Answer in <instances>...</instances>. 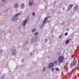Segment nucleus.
I'll return each instance as SVG.
<instances>
[{
  "label": "nucleus",
  "instance_id": "nucleus-1",
  "mask_svg": "<svg viewBox=\"0 0 79 79\" xmlns=\"http://www.w3.org/2000/svg\"><path fill=\"white\" fill-rule=\"evenodd\" d=\"M77 64V61L76 60H74L72 62V63L70 64V68H72L73 67L76 66Z\"/></svg>",
  "mask_w": 79,
  "mask_h": 79
},
{
  "label": "nucleus",
  "instance_id": "nucleus-2",
  "mask_svg": "<svg viewBox=\"0 0 79 79\" xmlns=\"http://www.w3.org/2000/svg\"><path fill=\"white\" fill-rule=\"evenodd\" d=\"M64 60V57L59 56L58 58V61L59 63H61L63 62Z\"/></svg>",
  "mask_w": 79,
  "mask_h": 79
},
{
  "label": "nucleus",
  "instance_id": "nucleus-3",
  "mask_svg": "<svg viewBox=\"0 0 79 79\" xmlns=\"http://www.w3.org/2000/svg\"><path fill=\"white\" fill-rule=\"evenodd\" d=\"M17 53V51L16 50V49L15 48H13L12 50V55L13 56H15L16 55Z\"/></svg>",
  "mask_w": 79,
  "mask_h": 79
},
{
  "label": "nucleus",
  "instance_id": "nucleus-4",
  "mask_svg": "<svg viewBox=\"0 0 79 79\" xmlns=\"http://www.w3.org/2000/svg\"><path fill=\"white\" fill-rule=\"evenodd\" d=\"M73 6V4H71L69 5L68 8V11H69L71 9H72V7Z\"/></svg>",
  "mask_w": 79,
  "mask_h": 79
},
{
  "label": "nucleus",
  "instance_id": "nucleus-5",
  "mask_svg": "<svg viewBox=\"0 0 79 79\" xmlns=\"http://www.w3.org/2000/svg\"><path fill=\"white\" fill-rule=\"evenodd\" d=\"M37 36H35L34 37L31 39V41L32 42L33 41H35L36 40H37Z\"/></svg>",
  "mask_w": 79,
  "mask_h": 79
},
{
  "label": "nucleus",
  "instance_id": "nucleus-6",
  "mask_svg": "<svg viewBox=\"0 0 79 79\" xmlns=\"http://www.w3.org/2000/svg\"><path fill=\"white\" fill-rule=\"evenodd\" d=\"M53 66H54L53 64L51 63L49 65L48 68L49 69H51V68H52Z\"/></svg>",
  "mask_w": 79,
  "mask_h": 79
},
{
  "label": "nucleus",
  "instance_id": "nucleus-7",
  "mask_svg": "<svg viewBox=\"0 0 79 79\" xmlns=\"http://www.w3.org/2000/svg\"><path fill=\"white\" fill-rule=\"evenodd\" d=\"M27 23V18L26 19H25L23 22V26H25V25H26V24Z\"/></svg>",
  "mask_w": 79,
  "mask_h": 79
},
{
  "label": "nucleus",
  "instance_id": "nucleus-8",
  "mask_svg": "<svg viewBox=\"0 0 79 79\" xmlns=\"http://www.w3.org/2000/svg\"><path fill=\"white\" fill-rule=\"evenodd\" d=\"M77 8H78V6L77 5L75 6L74 9V11H76V10L77 9Z\"/></svg>",
  "mask_w": 79,
  "mask_h": 79
},
{
  "label": "nucleus",
  "instance_id": "nucleus-9",
  "mask_svg": "<svg viewBox=\"0 0 79 79\" xmlns=\"http://www.w3.org/2000/svg\"><path fill=\"white\" fill-rule=\"evenodd\" d=\"M18 6H19L18 3H16L15 4V8H18Z\"/></svg>",
  "mask_w": 79,
  "mask_h": 79
},
{
  "label": "nucleus",
  "instance_id": "nucleus-10",
  "mask_svg": "<svg viewBox=\"0 0 79 79\" xmlns=\"http://www.w3.org/2000/svg\"><path fill=\"white\" fill-rule=\"evenodd\" d=\"M39 35V32L37 31H36L34 34V35L35 36H36V35Z\"/></svg>",
  "mask_w": 79,
  "mask_h": 79
},
{
  "label": "nucleus",
  "instance_id": "nucleus-11",
  "mask_svg": "<svg viewBox=\"0 0 79 79\" xmlns=\"http://www.w3.org/2000/svg\"><path fill=\"white\" fill-rule=\"evenodd\" d=\"M36 30H37V29L35 28L31 30V32H34L35 31H36Z\"/></svg>",
  "mask_w": 79,
  "mask_h": 79
},
{
  "label": "nucleus",
  "instance_id": "nucleus-12",
  "mask_svg": "<svg viewBox=\"0 0 79 79\" xmlns=\"http://www.w3.org/2000/svg\"><path fill=\"white\" fill-rule=\"evenodd\" d=\"M47 17H46L45 18L44 21H43V23H45L47 21Z\"/></svg>",
  "mask_w": 79,
  "mask_h": 79
},
{
  "label": "nucleus",
  "instance_id": "nucleus-13",
  "mask_svg": "<svg viewBox=\"0 0 79 79\" xmlns=\"http://www.w3.org/2000/svg\"><path fill=\"white\" fill-rule=\"evenodd\" d=\"M16 19H17V17H15L12 19V20L13 21H16Z\"/></svg>",
  "mask_w": 79,
  "mask_h": 79
},
{
  "label": "nucleus",
  "instance_id": "nucleus-14",
  "mask_svg": "<svg viewBox=\"0 0 79 79\" xmlns=\"http://www.w3.org/2000/svg\"><path fill=\"white\" fill-rule=\"evenodd\" d=\"M69 40H67L66 41L65 44H68V43H69Z\"/></svg>",
  "mask_w": 79,
  "mask_h": 79
},
{
  "label": "nucleus",
  "instance_id": "nucleus-15",
  "mask_svg": "<svg viewBox=\"0 0 79 79\" xmlns=\"http://www.w3.org/2000/svg\"><path fill=\"white\" fill-rule=\"evenodd\" d=\"M57 63H58V61H57V60H56L55 61L54 64H57Z\"/></svg>",
  "mask_w": 79,
  "mask_h": 79
},
{
  "label": "nucleus",
  "instance_id": "nucleus-16",
  "mask_svg": "<svg viewBox=\"0 0 79 79\" xmlns=\"http://www.w3.org/2000/svg\"><path fill=\"white\" fill-rule=\"evenodd\" d=\"M34 2V1L32 0H30L29 1V3H33Z\"/></svg>",
  "mask_w": 79,
  "mask_h": 79
},
{
  "label": "nucleus",
  "instance_id": "nucleus-17",
  "mask_svg": "<svg viewBox=\"0 0 79 79\" xmlns=\"http://www.w3.org/2000/svg\"><path fill=\"white\" fill-rule=\"evenodd\" d=\"M21 6L23 8H24V3L22 4Z\"/></svg>",
  "mask_w": 79,
  "mask_h": 79
},
{
  "label": "nucleus",
  "instance_id": "nucleus-18",
  "mask_svg": "<svg viewBox=\"0 0 79 79\" xmlns=\"http://www.w3.org/2000/svg\"><path fill=\"white\" fill-rule=\"evenodd\" d=\"M45 69H46V67H45L43 69V71H45Z\"/></svg>",
  "mask_w": 79,
  "mask_h": 79
},
{
  "label": "nucleus",
  "instance_id": "nucleus-19",
  "mask_svg": "<svg viewBox=\"0 0 79 79\" xmlns=\"http://www.w3.org/2000/svg\"><path fill=\"white\" fill-rule=\"evenodd\" d=\"M67 35H68V32H66L65 34H64V35L65 36H66Z\"/></svg>",
  "mask_w": 79,
  "mask_h": 79
},
{
  "label": "nucleus",
  "instance_id": "nucleus-20",
  "mask_svg": "<svg viewBox=\"0 0 79 79\" xmlns=\"http://www.w3.org/2000/svg\"><path fill=\"white\" fill-rule=\"evenodd\" d=\"M61 37H62V35H60L59 36V38H60H60H61Z\"/></svg>",
  "mask_w": 79,
  "mask_h": 79
},
{
  "label": "nucleus",
  "instance_id": "nucleus-21",
  "mask_svg": "<svg viewBox=\"0 0 79 79\" xmlns=\"http://www.w3.org/2000/svg\"><path fill=\"white\" fill-rule=\"evenodd\" d=\"M56 71H58V70H59L58 68H56Z\"/></svg>",
  "mask_w": 79,
  "mask_h": 79
},
{
  "label": "nucleus",
  "instance_id": "nucleus-22",
  "mask_svg": "<svg viewBox=\"0 0 79 79\" xmlns=\"http://www.w3.org/2000/svg\"><path fill=\"white\" fill-rule=\"evenodd\" d=\"M33 15L34 16L35 15V13L34 12L33 13Z\"/></svg>",
  "mask_w": 79,
  "mask_h": 79
},
{
  "label": "nucleus",
  "instance_id": "nucleus-23",
  "mask_svg": "<svg viewBox=\"0 0 79 79\" xmlns=\"http://www.w3.org/2000/svg\"><path fill=\"white\" fill-rule=\"evenodd\" d=\"M45 42H47V39H46L45 40Z\"/></svg>",
  "mask_w": 79,
  "mask_h": 79
},
{
  "label": "nucleus",
  "instance_id": "nucleus-24",
  "mask_svg": "<svg viewBox=\"0 0 79 79\" xmlns=\"http://www.w3.org/2000/svg\"><path fill=\"white\" fill-rule=\"evenodd\" d=\"M6 0H2V2H5V1H6Z\"/></svg>",
  "mask_w": 79,
  "mask_h": 79
},
{
  "label": "nucleus",
  "instance_id": "nucleus-25",
  "mask_svg": "<svg viewBox=\"0 0 79 79\" xmlns=\"http://www.w3.org/2000/svg\"><path fill=\"white\" fill-rule=\"evenodd\" d=\"M65 8H64V7H63V10H65Z\"/></svg>",
  "mask_w": 79,
  "mask_h": 79
},
{
  "label": "nucleus",
  "instance_id": "nucleus-26",
  "mask_svg": "<svg viewBox=\"0 0 79 79\" xmlns=\"http://www.w3.org/2000/svg\"><path fill=\"white\" fill-rule=\"evenodd\" d=\"M54 69H53V68H52V71H53Z\"/></svg>",
  "mask_w": 79,
  "mask_h": 79
},
{
  "label": "nucleus",
  "instance_id": "nucleus-27",
  "mask_svg": "<svg viewBox=\"0 0 79 79\" xmlns=\"http://www.w3.org/2000/svg\"><path fill=\"white\" fill-rule=\"evenodd\" d=\"M67 30H68V29H67Z\"/></svg>",
  "mask_w": 79,
  "mask_h": 79
},
{
  "label": "nucleus",
  "instance_id": "nucleus-28",
  "mask_svg": "<svg viewBox=\"0 0 79 79\" xmlns=\"http://www.w3.org/2000/svg\"><path fill=\"white\" fill-rule=\"evenodd\" d=\"M2 50H1V51L2 52Z\"/></svg>",
  "mask_w": 79,
  "mask_h": 79
}]
</instances>
